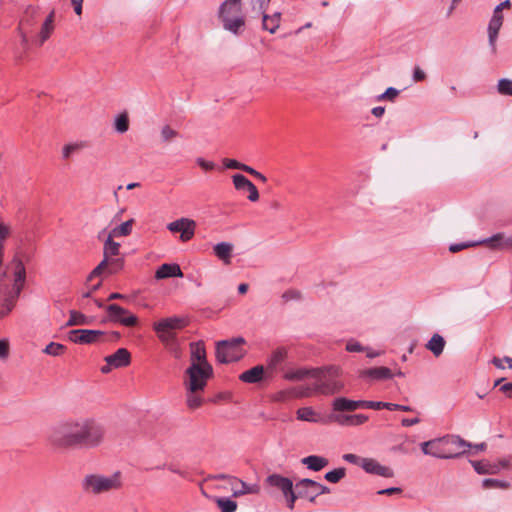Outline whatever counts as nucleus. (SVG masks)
I'll return each instance as SVG.
<instances>
[{
    "instance_id": "f03ea898",
    "label": "nucleus",
    "mask_w": 512,
    "mask_h": 512,
    "mask_svg": "<svg viewBox=\"0 0 512 512\" xmlns=\"http://www.w3.org/2000/svg\"><path fill=\"white\" fill-rule=\"evenodd\" d=\"M315 383L313 390L322 395H333L344 389V383L339 379L340 369L335 366H329L316 369Z\"/></svg>"
},
{
    "instance_id": "58836bf2",
    "label": "nucleus",
    "mask_w": 512,
    "mask_h": 512,
    "mask_svg": "<svg viewBox=\"0 0 512 512\" xmlns=\"http://www.w3.org/2000/svg\"><path fill=\"white\" fill-rule=\"evenodd\" d=\"M216 503L221 512H235L237 509V502L227 497H217Z\"/></svg>"
},
{
    "instance_id": "39448f33",
    "label": "nucleus",
    "mask_w": 512,
    "mask_h": 512,
    "mask_svg": "<svg viewBox=\"0 0 512 512\" xmlns=\"http://www.w3.org/2000/svg\"><path fill=\"white\" fill-rule=\"evenodd\" d=\"M34 251L35 246L31 239L20 241L10 264L13 270V281L25 284L26 269L24 263L32 260Z\"/></svg>"
},
{
    "instance_id": "e433bc0d",
    "label": "nucleus",
    "mask_w": 512,
    "mask_h": 512,
    "mask_svg": "<svg viewBox=\"0 0 512 512\" xmlns=\"http://www.w3.org/2000/svg\"><path fill=\"white\" fill-rule=\"evenodd\" d=\"M134 219H129L110 231L111 237H125L131 234Z\"/></svg>"
},
{
    "instance_id": "2eb2a0df",
    "label": "nucleus",
    "mask_w": 512,
    "mask_h": 512,
    "mask_svg": "<svg viewBox=\"0 0 512 512\" xmlns=\"http://www.w3.org/2000/svg\"><path fill=\"white\" fill-rule=\"evenodd\" d=\"M360 467L368 474L378 475L384 478L394 477V471L392 468L381 465L373 458H362Z\"/></svg>"
},
{
    "instance_id": "5fc2aeb1",
    "label": "nucleus",
    "mask_w": 512,
    "mask_h": 512,
    "mask_svg": "<svg viewBox=\"0 0 512 512\" xmlns=\"http://www.w3.org/2000/svg\"><path fill=\"white\" fill-rule=\"evenodd\" d=\"M387 402L364 400V409L381 410L386 409Z\"/></svg>"
},
{
    "instance_id": "9b49d317",
    "label": "nucleus",
    "mask_w": 512,
    "mask_h": 512,
    "mask_svg": "<svg viewBox=\"0 0 512 512\" xmlns=\"http://www.w3.org/2000/svg\"><path fill=\"white\" fill-rule=\"evenodd\" d=\"M23 288V283L13 281L12 287L4 291V298L0 299V319L8 316L14 309Z\"/></svg>"
},
{
    "instance_id": "72a5a7b5",
    "label": "nucleus",
    "mask_w": 512,
    "mask_h": 512,
    "mask_svg": "<svg viewBox=\"0 0 512 512\" xmlns=\"http://www.w3.org/2000/svg\"><path fill=\"white\" fill-rule=\"evenodd\" d=\"M316 372L317 370L315 369L299 368L296 370L287 371L284 374V379L288 381H300L308 376H316Z\"/></svg>"
},
{
    "instance_id": "09e8293b",
    "label": "nucleus",
    "mask_w": 512,
    "mask_h": 512,
    "mask_svg": "<svg viewBox=\"0 0 512 512\" xmlns=\"http://www.w3.org/2000/svg\"><path fill=\"white\" fill-rule=\"evenodd\" d=\"M108 265V259H103L89 274L87 280L91 281L93 278L100 276Z\"/></svg>"
},
{
    "instance_id": "e2e57ef3",
    "label": "nucleus",
    "mask_w": 512,
    "mask_h": 512,
    "mask_svg": "<svg viewBox=\"0 0 512 512\" xmlns=\"http://www.w3.org/2000/svg\"><path fill=\"white\" fill-rule=\"evenodd\" d=\"M9 356V342L6 339H0V359H7Z\"/></svg>"
},
{
    "instance_id": "3c124183",
    "label": "nucleus",
    "mask_w": 512,
    "mask_h": 512,
    "mask_svg": "<svg viewBox=\"0 0 512 512\" xmlns=\"http://www.w3.org/2000/svg\"><path fill=\"white\" fill-rule=\"evenodd\" d=\"M368 416L364 414L349 415V426H359L368 421Z\"/></svg>"
},
{
    "instance_id": "13d9d810",
    "label": "nucleus",
    "mask_w": 512,
    "mask_h": 512,
    "mask_svg": "<svg viewBox=\"0 0 512 512\" xmlns=\"http://www.w3.org/2000/svg\"><path fill=\"white\" fill-rule=\"evenodd\" d=\"M282 298L285 300V301H289V300H299L301 299V293L300 291L298 290H295V289H289L287 291H285L282 295Z\"/></svg>"
},
{
    "instance_id": "8fccbe9b",
    "label": "nucleus",
    "mask_w": 512,
    "mask_h": 512,
    "mask_svg": "<svg viewBox=\"0 0 512 512\" xmlns=\"http://www.w3.org/2000/svg\"><path fill=\"white\" fill-rule=\"evenodd\" d=\"M187 393V405L189 408L196 409L202 405V398L197 393Z\"/></svg>"
},
{
    "instance_id": "4468645a",
    "label": "nucleus",
    "mask_w": 512,
    "mask_h": 512,
    "mask_svg": "<svg viewBox=\"0 0 512 512\" xmlns=\"http://www.w3.org/2000/svg\"><path fill=\"white\" fill-rule=\"evenodd\" d=\"M169 231L173 233L180 232L182 242L191 240L195 234L196 222L188 218H180L167 225Z\"/></svg>"
},
{
    "instance_id": "0eeeda50",
    "label": "nucleus",
    "mask_w": 512,
    "mask_h": 512,
    "mask_svg": "<svg viewBox=\"0 0 512 512\" xmlns=\"http://www.w3.org/2000/svg\"><path fill=\"white\" fill-rule=\"evenodd\" d=\"M245 339L236 337L229 340H221L216 343V359L219 363L228 364L241 360L246 351L243 349Z\"/></svg>"
},
{
    "instance_id": "6ab92c4d",
    "label": "nucleus",
    "mask_w": 512,
    "mask_h": 512,
    "mask_svg": "<svg viewBox=\"0 0 512 512\" xmlns=\"http://www.w3.org/2000/svg\"><path fill=\"white\" fill-rule=\"evenodd\" d=\"M394 377V373L388 367H373L359 371V378L370 381L388 380Z\"/></svg>"
},
{
    "instance_id": "79ce46f5",
    "label": "nucleus",
    "mask_w": 512,
    "mask_h": 512,
    "mask_svg": "<svg viewBox=\"0 0 512 512\" xmlns=\"http://www.w3.org/2000/svg\"><path fill=\"white\" fill-rule=\"evenodd\" d=\"M235 482H237L241 485V489H239V490L235 489L233 491L234 497H238V496L245 495V494H252V493L257 492V487L255 485H249L246 482H244L238 478Z\"/></svg>"
},
{
    "instance_id": "ddd939ff",
    "label": "nucleus",
    "mask_w": 512,
    "mask_h": 512,
    "mask_svg": "<svg viewBox=\"0 0 512 512\" xmlns=\"http://www.w3.org/2000/svg\"><path fill=\"white\" fill-rule=\"evenodd\" d=\"M441 440H447V443H443L442 448L449 451L451 456L447 459H454L462 456L468 448L472 446L471 443L465 441L458 435H446Z\"/></svg>"
},
{
    "instance_id": "a878e982",
    "label": "nucleus",
    "mask_w": 512,
    "mask_h": 512,
    "mask_svg": "<svg viewBox=\"0 0 512 512\" xmlns=\"http://www.w3.org/2000/svg\"><path fill=\"white\" fill-rule=\"evenodd\" d=\"M171 277H183V272L178 264L164 263L156 270V279H166Z\"/></svg>"
},
{
    "instance_id": "c03bdc74",
    "label": "nucleus",
    "mask_w": 512,
    "mask_h": 512,
    "mask_svg": "<svg viewBox=\"0 0 512 512\" xmlns=\"http://www.w3.org/2000/svg\"><path fill=\"white\" fill-rule=\"evenodd\" d=\"M124 267L123 258H110L108 259V265L106 267L109 274H116L121 271Z\"/></svg>"
},
{
    "instance_id": "9d476101",
    "label": "nucleus",
    "mask_w": 512,
    "mask_h": 512,
    "mask_svg": "<svg viewBox=\"0 0 512 512\" xmlns=\"http://www.w3.org/2000/svg\"><path fill=\"white\" fill-rule=\"evenodd\" d=\"M40 18V8L37 6L29 5L19 22V32L21 34L22 43L27 44L28 34L32 32L35 25L38 23Z\"/></svg>"
},
{
    "instance_id": "423d86ee",
    "label": "nucleus",
    "mask_w": 512,
    "mask_h": 512,
    "mask_svg": "<svg viewBox=\"0 0 512 512\" xmlns=\"http://www.w3.org/2000/svg\"><path fill=\"white\" fill-rule=\"evenodd\" d=\"M120 338L121 334L118 331L74 329L69 332V340L77 344L116 343Z\"/></svg>"
},
{
    "instance_id": "5701e85b",
    "label": "nucleus",
    "mask_w": 512,
    "mask_h": 512,
    "mask_svg": "<svg viewBox=\"0 0 512 512\" xmlns=\"http://www.w3.org/2000/svg\"><path fill=\"white\" fill-rule=\"evenodd\" d=\"M105 361L113 368L126 367L131 362V354L126 348H119L115 353L105 357Z\"/></svg>"
},
{
    "instance_id": "4d7b16f0",
    "label": "nucleus",
    "mask_w": 512,
    "mask_h": 512,
    "mask_svg": "<svg viewBox=\"0 0 512 512\" xmlns=\"http://www.w3.org/2000/svg\"><path fill=\"white\" fill-rule=\"evenodd\" d=\"M483 487L484 488L506 487V483H504L498 479L487 478V479L483 480Z\"/></svg>"
},
{
    "instance_id": "f3484780",
    "label": "nucleus",
    "mask_w": 512,
    "mask_h": 512,
    "mask_svg": "<svg viewBox=\"0 0 512 512\" xmlns=\"http://www.w3.org/2000/svg\"><path fill=\"white\" fill-rule=\"evenodd\" d=\"M445 442L447 443V440H441V438H438L422 442L420 447L425 455H430L439 459H446L451 456V453L442 448L443 443Z\"/></svg>"
},
{
    "instance_id": "49530a36",
    "label": "nucleus",
    "mask_w": 512,
    "mask_h": 512,
    "mask_svg": "<svg viewBox=\"0 0 512 512\" xmlns=\"http://www.w3.org/2000/svg\"><path fill=\"white\" fill-rule=\"evenodd\" d=\"M64 350H65L64 345H62L60 343H56V342H50L45 347V349L43 351H44V353L51 355V356H59L64 352Z\"/></svg>"
},
{
    "instance_id": "680f3d73",
    "label": "nucleus",
    "mask_w": 512,
    "mask_h": 512,
    "mask_svg": "<svg viewBox=\"0 0 512 512\" xmlns=\"http://www.w3.org/2000/svg\"><path fill=\"white\" fill-rule=\"evenodd\" d=\"M346 350L349 352H364L367 350V348L363 347L359 342L357 341H349L346 344Z\"/></svg>"
},
{
    "instance_id": "4c0bfd02",
    "label": "nucleus",
    "mask_w": 512,
    "mask_h": 512,
    "mask_svg": "<svg viewBox=\"0 0 512 512\" xmlns=\"http://www.w3.org/2000/svg\"><path fill=\"white\" fill-rule=\"evenodd\" d=\"M242 0H225L219 7L218 14H223L224 12H241Z\"/></svg>"
},
{
    "instance_id": "bb28decb",
    "label": "nucleus",
    "mask_w": 512,
    "mask_h": 512,
    "mask_svg": "<svg viewBox=\"0 0 512 512\" xmlns=\"http://www.w3.org/2000/svg\"><path fill=\"white\" fill-rule=\"evenodd\" d=\"M190 362L204 364L208 362L203 341L190 343Z\"/></svg>"
},
{
    "instance_id": "6e6552de",
    "label": "nucleus",
    "mask_w": 512,
    "mask_h": 512,
    "mask_svg": "<svg viewBox=\"0 0 512 512\" xmlns=\"http://www.w3.org/2000/svg\"><path fill=\"white\" fill-rule=\"evenodd\" d=\"M120 485L119 473H115L111 477L90 474L85 476L82 481L83 490L92 494H101L112 489H117Z\"/></svg>"
},
{
    "instance_id": "774afa93",
    "label": "nucleus",
    "mask_w": 512,
    "mask_h": 512,
    "mask_svg": "<svg viewBox=\"0 0 512 512\" xmlns=\"http://www.w3.org/2000/svg\"><path fill=\"white\" fill-rule=\"evenodd\" d=\"M426 79V74L425 72L420 69L419 67H415L414 70H413V80L415 82H420V81H423Z\"/></svg>"
},
{
    "instance_id": "412c9836",
    "label": "nucleus",
    "mask_w": 512,
    "mask_h": 512,
    "mask_svg": "<svg viewBox=\"0 0 512 512\" xmlns=\"http://www.w3.org/2000/svg\"><path fill=\"white\" fill-rule=\"evenodd\" d=\"M232 13L233 12H224L223 14H218V16L223 24L224 29L237 35L239 34L240 29L244 27L245 20L243 16H236L232 18L230 16Z\"/></svg>"
},
{
    "instance_id": "338daca9",
    "label": "nucleus",
    "mask_w": 512,
    "mask_h": 512,
    "mask_svg": "<svg viewBox=\"0 0 512 512\" xmlns=\"http://www.w3.org/2000/svg\"><path fill=\"white\" fill-rule=\"evenodd\" d=\"M401 493H402V489L400 487H390V488L379 490L377 492V494H379V495H387V496L394 495V494H401Z\"/></svg>"
},
{
    "instance_id": "f257e3e1",
    "label": "nucleus",
    "mask_w": 512,
    "mask_h": 512,
    "mask_svg": "<svg viewBox=\"0 0 512 512\" xmlns=\"http://www.w3.org/2000/svg\"><path fill=\"white\" fill-rule=\"evenodd\" d=\"M105 434L101 422L91 417H80L56 425L49 434V441L62 449H92L103 443Z\"/></svg>"
},
{
    "instance_id": "c85d7f7f",
    "label": "nucleus",
    "mask_w": 512,
    "mask_h": 512,
    "mask_svg": "<svg viewBox=\"0 0 512 512\" xmlns=\"http://www.w3.org/2000/svg\"><path fill=\"white\" fill-rule=\"evenodd\" d=\"M55 10H52L45 18L39 32V45H43L49 39L54 30Z\"/></svg>"
},
{
    "instance_id": "a19ab883",
    "label": "nucleus",
    "mask_w": 512,
    "mask_h": 512,
    "mask_svg": "<svg viewBox=\"0 0 512 512\" xmlns=\"http://www.w3.org/2000/svg\"><path fill=\"white\" fill-rule=\"evenodd\" d=\"M346 475V469L344 467L336 468L327 472L324 478L330 483H338Z\"/></svg>"
},
{
    "instance_id": "7c9ffc66",
    "label": "nucleus",
    "mask_w": 512,
    "mask_h": 512,
    "mask_svg": "<svg viewBox=\"0 0 512 512\" xmlns=\"http://www.w3.org/2000/svg\"><path fill=\"white\" fill-rule=\"evenodd\" d=\"M302 463L306 465L308 469L317 472L326 467L329 464V461L327 458L322 456L310 455L303 458Z\"/></svg>"
},
{
    "instance_id": "a18cd8bd",
    "label": "nucleus",
    "mask_w": 512,
    "mask_h": 512,
    "mask_svg": "<svg viewBox=\"0 0 512 512\" xmlns=\"http://www.w3.org/2000/svg\"><path fill=\"white\" fill-rule=\"evenodd\" d=\"M497 90L499 94L512 96V80L502 78L498 81Z\"/></svg>"
},
{
    "instance_id": "ea45409f",
    "label": "nucleus",
    "mask_w": 512,
    "mask_h": 512,
    "mask_svg": "<svg viewBox=\"0 0 512 512\" xmlns=\"http://www.w3.org/2000/svg\"><path fill=\"white\" fill-rule=\"evenodd\" d=\"M471 463L473 465L474 470L481 475L494 474L497 471L495 466H492L485 461H471Z\"/></svg>"
},
{
    "instance_id": "c756f323",
    "label": "nucleus",
    "mask_w": 512,
    "mask_h": 512,
    "mask_svg": "<svg viewBox=\"0 0 512 512\" xmlns=\"http://www.w3.org/2000/svg\"><path fill=\"white\" fill-rule=\"evenodd\" d=\"M215 255L225 264L231 263L233 245L228 242H220L213 248Z\"/></svg>"
},
{
    "instance_id": "37998d69",
    "label": "nucleus",
    "mask_w": 512,
    "mask_h": 512,
    "mask_svg": "<svg viewBox=\"0 0 512 512\" xmlns=\"http://www.w3.org/2000/svg\"><path fill=\"white\" fill-rule=\"evenodd\" d=\"M115 129L119 133H125L129 129V118L127 113H122L115 119Z\"/></svg>"
},
{
    "instance_id": "2f4dec72",
    "label": "nucleus",
    "mask_w": 512,
    "mask_h": 512,
    "mask_svg": "<svg viewBox=\"0 0 512 512\" xmlns=\"http://www.w3.org/2000/svg\"><path fill=\"white\" fill-rule=\"evenodd\" d=\"M504 240H505L504 233H496L489 238H486V239H483V240L477 242L476 245H486L490 249L504 250L505 249Z\"/></svg>"
},
{
    "instance_id": "393cba45",
    "label": "nucleus",
    "mask_w": 512,
    "mask_h": 512,
    "mask_svg": "<svg viewBox=\"0 0 512 512\" xmlns=\"http://www.w3.org/2000/svg\"><path fill=\"white\" fill-rule=\"evenodd\" d=\"M287 351L285 348H277L267 359V371L273 376L278 367L285 361Z\"/></svg>"
},
{
    "instance_id": "0e129e2a",
    "label": "nucleus",
    "mask_w": 512,
    "mask_h": 512,
    "mask_svg": "<svg viewBox=\"0 0 512 512\" xmlns=\"http://www.w3.org/2000/svg\"><path fill=\"white\" fill-rule=\"evenodd\" d=\"M387 406L388 407H386V409L389 411H405V412L412 411V408L407 405H401V404L387 402Z\"/></svg>"
},
{
    "instance_id": "20e7f679",
    "label": "nucleus",
    "mask_w": 512,
    "mask_h": 512,
    "mask_svg": "<svg viewBox=\"0 0 512 512\" xmlns=\"http://www.w3.org/2000/svg\"><path fill=\"white\" fill-rule=\"evenodd\" d=\"M188 323V319L184 317H167L154 322L153 330L160 342L167 348L168 346H175V341L178 340L175 330L185 328Z\"/></svg>"
},
{
    "instance_id": "1a4fd4ad",
    "label": "nucleus",
    "mask_w": 512,
    "mask_h": 512,
    "mask_svg": "<svg viewBox=\"0 0 512 512\" xmlns=\"http://www.w3.org/2000/svg\"><path fill=\"white\" fill-rule=\"evenodd\" d=\"M296 490L297 496L305 498L311 503H314L319 495L331 492L329 487L308 478L299 480L296 483Z\"/></svg>"
},
{
    "instance_id": "cd10ccee",
    "label": "nucleus",
    "mask_w": 512,
    "mask_h": 512,
    "mask_svg": "<svg viewBox=\"0 0 512 512\" xmlns=\"http://www.w3.org/2000/svg\"><path fill=\"white\" fill-rule=\"evenodd\" d=\"M281 13L275 12L272 15L267 13L262 14V29L268 31L271 34H274L280 26L281 23Z\"/></svg>"
},
{
    "instance_id": "864d4df0",
    "label": "nucleus",
    "mask_w": 512,
    "mask_h": 512,
    "mask_svg": "<svg viewBox=\"0 0 512 512\" xmlns=\"http://www.w3.org/2000/svg\"><path fill=\"white\" fill-rule=\"evenodd\" d=\"M399 91L394 87H389L386 89L384 93L378 96V100H389L394 101V99L398 96Z\"/></svg>"
},
{
    "instance_id": "a211bd4d",
    "label": "nucleus",
    "mask_w": 512,
    "mask_h": 512,
    "mask_svg": "<svg viewBox=\"0 0 512 512\" xmlns=\"http://www.w3.org/2000/svg\"><path fill=\"white\" fill-rule=\"evenodd\" d=\"M270 373L263 365H256L239 375V380L247 384H258L261 381L271 378Z\"/></svg>"
},
{
    "instance_id": "c9c22d12",
    "label": "nucleus",
    "mask_w": 512,
    "mask_h": 512,
    "mask_svg": "<svg viewBox=\"0 0 512 512\" xmlns=\"http://www.w3.org/2000/svg\"><path fill=\"white\" fill-rule=\"evenodd\" d=\"M90 318L83 313L76 311V310H70L69 312V319L66 323V326H78V325H88L90 324Z\"/></svg>"
},
{
    "instance_id": "4be33fe9",
    "label": "nucleus",
    "mask_w": 512,
    "mask_h": 512,
    "mask_svg": "<svg viewBox=\"0 0 512 512\" xmlns=\"http://www.w3.org/2000/svg\"><path fill=\"white\" fill-rule=\"evenodd\" d=\"M502 24L503 16H492L488 24V42L493 55L497 53L496 41Z\"/></svg>"
},
{
    "instance_id": "bf43d9fd",
    "label": "nucleus",
    "mask_w": 512,
    "mask_h": 512,
    "mask_svg": "<svg viewBox=\"0 0 512 512\" xmlns=\"http://www.w3.org/2000/svg\"><path fill=\"white\" fill-rule=\"evenodd\" d=\"M284 497L287 502V507L291 510L294 509L296 500L300 498V496H297V491L295 492L294 490L284 495Z\"/></svg>"
},
{
    "instance_id": "7ed1b4c3",
    "label": "nucleus",
    "mask_w": 512,
    "mask_h": 512,
    "mask_svg": "<svg viewBox=\"0 0 512 512\" xmlns=\"http://www.w3.org/2000/svg\"><path fill=\"white\" fill-rule=\"evenodd\" d=\"M185 375L184 385L187 392L197 393L203 391L208 380L213 377V367L209 362L190 363Z\"/></svg>"
},
{
    "instance_id": "69168bd1",
    "label": "nucleus",
    "mask_w": 512,
    "mask_h": 512,
    "mask_svg": "<svg viewBox=\"0 0 512 512\" xmlns=\"http://www.w3.org/2000/svg\"><path fill=\"white\" fill-rule=\"evenodd\" d=\"M343 460L348 462V463H351V464H355V465H359L360 466V463H361V460L362 458L355 455V454H352V453H347V454H344L342 456Z\"/></svg>"
},
{
    "instance_id": "052dcab7",
    "label": "nucleus",
    "mask_w": 512,
    "mask_h": 512,
    "mask_svg": "<svg viewBox=\"0 0 512 512\" xmlns=\"http://www.w3.org/2000/svg\"><path fill=\"white\" fill-rule=\"evenodd\" d=\"M196 163L198 166H200L205 171H211L215 169L216 165L212 161H207L201 157L196 159Z\"/></svg>"
},
{
    "instance_id": "f704fd0d",
    "label": "nucleus",
    "mask_w": 512,
    "mask_h": 512,
    "mask_svg": "<svg viewBox=\"0 0 512 512\" xmlns=\"http://www.w3.org/2000/svg\"><path fill=\"white\" fill-rule=\"evenodd\" d=\"M114 237H111L109 234L107 239L104 242L103 246V259H110L114 256H118L120 253V244L113 240Z\"/></svg>"
},
{
    "instance_id": "f8f14e48",
    "label": "nucleus",
    "mask_w": 512,
    "mask_h": 512,
    "mask_svg": "<svg viewBox=\"0 0 512 512\" xmlns=\"http://www.w3.org/2000/svg\"><path fill=\"white\" fill-rule=\"evenodd\" d=\"M109 319L112 322L120 323L126 327H133L138 323V318L130 314L128 310L118 304H110L105 307Z\"/></svg>"
},
{
    "instance_id": "aec40b11",
    "label": "nucleus",
    "mask_w": 512,
    "mask_h": 512,
    "mask_svg": "<svg viewBox=\"0 0 512 512\" xmlns=\"http://www.w3.org/2000/svg\"><path fill=\"white\" fill-rule=\"evenodd\" d=\"M333 411L352 412L357 409H364V400H351L345 397H337L332 402Z\"/></svg>"
},
{
    "instance_id": "473e14b6",
    "label": "nucleus",
    "mask_w": 512,
    "mask_h": 512,
    "mask_svg": "<svg viewBox=\"0 0 512 512\" xmlns=\"http://www.w3.org/2000/svg\"><path fill=\"white\" fill-rule=\"evenodd\" d=\"M445 344L444 338L435 333L426 344V348L431 351L435 357H439L443 353Z\"/></svg>"
},
{
    "instance_id": "de8ad7c7",
    "label": "nucleus",
    "mask_w": 512,
    "mask_h": 512,
    "mask_svg": "<svg viewBox=\"0 0 512 512\" xmlns=\"http://www.w3.org/2000/svg\"><path fill=\"white\" fill-rule=\"evenodd\" d=\"M297 418L303 421H315L313 416L315 415L314 410L311 407L299 408L296 412Z\"/></svg>"
},
{
    "instance_id": "603ef678",
    "label": "nucleus",
    "mask_w": 512,
    "mask_h": 512,
    "mask_svg": "<svg viewBox=\"0 0 512 512\" xmlns=\"http://www.w3.org/2000/svg\"><path fill=\"white\" fill-rule=\"evenodd\" d=\"M178 136V132L172 129L169 125H165L161 129V137L163 141L167 142Z\"/></svg>"
},
{
    "instance_id": "b1692460",
    "label": "nucleus",
    "mask_w": 512,
    "mask_h": 512,
    "mask_svg": "<svg viewBox=\"0 0 512 512\" xmlns=\"http://www.w3.org/2000/svg\"><path fill=\"white\" fill-rule=\"evenodd\" d=\"M266 483L271 486L279 489L283 496L287 493H290V491L293 490V482L290 478L284 477L280 474H271L266 478Z\"/></svg>"
},
{
    "instance_id": "dca6fc26",
    "label": "nucleus",
    "mask_w": 512,
    "mask_h": 512,
    "mask_svg": "<svg viewBox=\"0 0 512 512\" xmlns=\"http://www.w3.org/2000/svg\"><path fill=\"white\" fill-rule=\"evenodd\" d=\"M232 182L237 191L248 192L247 198L249 201L256 202L259 200L260 196L257 187L247 177L242 174H234Z\"/></svg>"
},
{
    "instance_id": "6e6d98bb",
    "label": "nucleus",
    "mask_w": 512,
    "mask_h": 512,
    "mask_svg": "<svg viewBox=\"0 0 512 512\" xmlns=\"http://www.w3.org/2000/svg\"><path fill=\"white\" fill-rule=\"evenodd\" d=\"M223 164H224L225 168H227V169H238L241 171H242V167L244 166V163H241L235 159H229V158H225L223 160Z\"/></svg>"
}]
</instances>
